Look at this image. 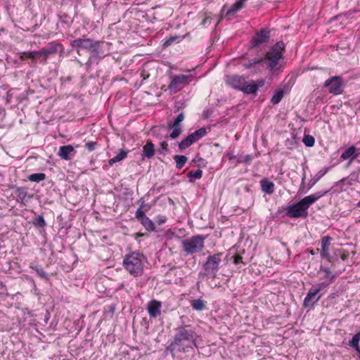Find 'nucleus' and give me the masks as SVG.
<instances>
[{"instance_id":"1","label":"nucleus","mask_w":360,"mask_h":360,"mask_svg":"<svg viewBox=\"0 0 360 360\" xmlns=\"http://www.w3.org/2000/svg\"><path fill=\"white\" fill-rule=\"evenodd\" d=\"M283 49V42L278 41L267 52L265 58H255L250 62L244 63L243 66L246 69H250L257 65L264 67V65L266 64L271 70H276L278 68L279 61L282 58V51Z\"/></svg>"},{"instance_id":"2","label":"nucleus","mask_w":360,"mask_h":360,"mask_svg":"<svg viewBox=\"0 0 360 360\" xmlns=\"http://www.w3.org/2000/svg\"><path fill=\"white\" fill-rule=\"evenodd\" d=\"M227 264L226 257L223 253L219 252L210 255L207 258V261L204 264V269L207 275H211L214 278H221L223 276L227 277L226 281L228 282L231 276V273L229 271H226L221 274H217L219 269L223 268Z\"/></svg>"},{"instance_id":"3","label":"nucleus","mask_w":360,"mask_h":360,"mask_svg":"<svg viewBox=\"0 0 360 360\" xmlns=\"http://www.w3.org/2000/svg\"><path fill=\"white\" fill-rule=\"evenodd\" d=\"M146 257L138 252H132L124 256V269L132 276L136 278L142 276L144 271Z\"/></svg>"},{"instance_id":"4","label":"nucleus","mask_w":360,"mask_h":360,"mask_svg":"<svg viewBox=\"0 0 360 360\" xmlns=\"http://www.w3.org/2000/svg\"><path fill=\"white\" fill-rule=\"evenodd\" d=\"M319 198L320 195L316 196L314 195L304 197L297 203L288 206L286 209V214L290 218L306 217L309 206Z\"/></svg>"},{"instance_id":"5","label":"nucleus","mask_w":360,"mask_h":360,"mask_svg":"<svg viewBox=\"0 0 360 360\" xmlns=\"http://www.w3.org/2000/svg\"><path fill=\"white\" fill-rule=\"evenodd\" d=\"M226 83L234 89L242 91L245 94H255L256 86L254 84H248L245 79L238 75L227 76L226 79Z\"/></svg>"},{"instance_id":"6","label":"nucleus","mask_w":360,"mask_h":360,"mask_svg":"<svg viewBox=\"0 0 360 360\" xmlns=\"http://www.w3.org/2000/svg\"><path fill=\"white\" fill-rule=\"evenodd\" d=\"M204 247V238L201 236L192 237L183 243V248L187 254L200 252Z\"/></svg>"},{"instance_id":"7","label":"nucleus","mask_w":360,"mask_h":360,"mask_svg":"<svg viewBox=\"0 0 360 360\" xmlns=\"http://www.w3.org/2000/svg\"><path fill=\"white\" fill-rule=\"evenodd\" d=\"M328 285V283H321L313 285L304 300V306L306 307L313 306L321 297V295H319V292Z\"/></svg>"},{"instance_id":"8","label":"nucleus","mask_w":360,"mask_h":360,"mask_svg":"<svg viewBox=\"0 0 360 360\" xmlns=\"http://www.w3.org/2000/svg\"><path fill=\"white\" fill-rule=\"evenodd\" d=\"M324 86L328 87L330 94L339 95L343 91V80L338 76L332 77L325 82Z\"/></svg>"},{"instance_id":"9","label":"nucleus","mask_w":360,"mask_h":360,"mask_svg":"<svg viewBox=\"0 0 360 360\" xmlns=\"http://www.w3.org/2000/svg\"><path fill=\"white\" fill-rule=\"evenodd\" d=\"M166 139H175L180 135V114L174 120H168L167 123Z\"/></svg>"},{"instance_id":"10","label":"nucleus","mask_w":360,"mask_h":360,"mask_svg":"<svg viewBox=\"0 0 360 360\" xmlns=\"http://www.w3.org/2000/svg\"><path fill=\"white\" fill-rule=\"evenodd\" d=\"M94 41L89 38L76 39L70 42V46L73 49H75L78 54L81 49L86 50L91 52L93 48Z\"/></svg>"},{"instance_id":"11","label":"nucleus","mask_w":360,"mask_h":360,"mask_svg":"<svg viewBox=\"0 0 360 360\" xmlns=\"http://www.w3.org/2000/svg\"><path fill=\"white\" fill-rule=\"evenodd\" d=\"M181 346L191 349L195 346V335L191 329L181 328Z\"/></svg>"},{"instance_id":"12","label":"nucleus","mask_w":360,"mask_h":360,"mask_svg":"<svg viewBox=\"0 0 360 360\" xmlns=\"http://www.w3.org/2000/svg\"><path fill=\"white\" fill-rule=\"evenodd\" d=\"M206 134L205 128H200L193 133L188 135L186 139L181 141V149L186 148L197 141Z\"/></svg>"},{"instance_id":"13","label":"nucleus","mask_w":360,"mask_h":360,"mask_svg":"<svg viewBox=\"0 0 360 360\" xmlns=\"http://www.w3.org/2000/svg\"><path fill=\"white\" fill-rule=\"evenodd\" d=\"M162 302L157 300H151L147 304V311L150 319H157L161 315Z\"/></svg>"},{"instance_id":"14","label":"nucleus","mask_w":360,"mask_h":360,"mask_svg":"<svg viewBox=\"0 0 360 360\" xmlns=\"http://www.w3.org/2000/svg\"><path fill=\"white\" fill-rule=\"evenodd\" d=\"M77 154V151L75 150L72 145H65L60 146L57 153V155L62 160L68 161L72 160Z\"/></svg>"},{"instance_id":"15","label":"nucleus","mask_w":360,"mask_h":360,"mask_svg":"<svg viewBox=\"0 0 360 360\" xmlns=\"http://www.w3.org/2000/svg\"><path fill=\"white\" fill-rule=\"evenodd\" d=\"M105 44V42L103 41H94L93 44V48H91V56L93 58H96L98 59H103L107 55H108V53H105L103 46Z\"/></svg>"},{"instance_id":"16","label":"nucleus","mask_w":360,"mask_h":360,"mask_svg":"<svg viewBox=\"0 0 360 360\" xmlns=\"http://www.w3.org/2000/svg\"><path fill=\"white\" fill-rule=\"evenodd\" d=\"M58 46L59 45L56 42H51L48 46L44 47L40 51H37V55L46 61L49 56L56 54L58 52Z\"/></svg>"},{"instance_id":"17","label":"nucleus","mask_w":360,"mask_h":360,"mask_svg":"<svg viewBox=\"0 0 360 360\" xmlns=\"http://www.w3.org/2000/svg\"><path fill=\"white\" fill-rule=\"evenodd\" d=\"M269 39V32L266 30H262L259 32L257 33L256 35L252 39V46L255 47L266 43Z\"/></svg>"},{"instance_id":"18","label":"nucleus","mask_w":360,"mask_h":360,"mask_svg":"<svg viewBox=\"0 0 360 360\" xmlns=\"http://www.w3.org/2000/svg\"><path fill=\"white\" fill-rule=\"evenodd\" d=\"M332 238L328 236H324L321 240V255L323 257L329 259L330 258V253H329V248L330 246Z\"/></svg>"},{"instance_id":"19","label":"nucleus","mask_w":360,"mask_h":360,"mask_svg":"<svg viewBox=\"0 0 360 360\" xmlns=\"http://www.w3.org/2000/svg\"><path fill=\"white\" fill-rule=\"evenodd\" d=\"M180 89V76H171V81L168 85L169 94H175Z\"/></svg>"},{"instance_id":"20","label":"nucleus","mask_w":360,"mask_h":360,"mask_svg":"<svg viewBox=\"0 0 360 360\" xmlns=\"http://www.w3.org/2000/svg\"><path fill=\"white\" fill-rule=\"evenodd\" d=\"M147 158H151L155 155L154 145L151 141H148L143 147V154Z\"/></svg>"},{"instance_id":"21","label":"nucleus","mask_w":360,"mask_h":360,"mask_svg":"<svg viewBox=\"0 0 360 360\" xmlns=\"http://www.w3.org/2000/svg\"><path fill=\"white\" fill-rule=\"evenodd\" d=\"M356 148L354 146H351L345 151H344L341 155V159L347 160L348 158L352 157L351 161L353 160L358 156V153H355Z\"/></svg>"},{"instance_id":"22","label":"nucleus","mask_w":360,"mask_h":360,"mask_svg":"<svg viewBox=\"0 0 360 360\" xmlns=\"http://www.w3.org/2000/svg\"><path fill=\"white\" fill-rule=\"evenodd\" d=\"M262 190L263 192L271 194L274 191V183L269 181L266 179H263L261 181Z\"/></svg>"},{"instance_id":"23","label":"nucleus","mask_w":360,"mask_h":360,"mask_svg":"<svg viewBox=\"0 0 360 360\" xmlns=\"http://www.w3.org/2000/svg\"><path fill=\"white\" fill-rule=\"evenodd\" d=\"M30 267L34 270L40 278L47 279V274L44 271L41 266L35 264L34 262H32L30 264Z\"/></svg>"},{"instance_id":"24","label":"nucleus","mask_w":360,"mask_h":360,"mask_svg":"<svg viewBox=\"0 0 360 360\" xmlns=\"http://www.w3.org/2000/svg\"><path fill=\"white\" fill-rule=\"evenodd\" d=\"M205 302L202 299L193 300L191 301V307L198 311H201L205 308Z\"/></svg>"},{"instance_id":"25","label":"nucleus","mask_w":360,"mask_h":360,"mask_svg":"<svg viewBox=\"0 0 360 360\" xmlns=\"http://www.w3.org/2000/svg\"><path fill=\"white\" fill-rule=\"evenodd\" d=\"M46 174L44 173H34L29 175L27 179L32 182L39 183L46 179Z\"/></svg>"},{"instance_id":"26","label":"nucleus","mask_w":360,"mask_h":360,"mask_svg":"<svg viewBox=\"0 0 360 360\" xmlns=\"http://www.w3.org/2000/svg\"><path fill=\"white\" fill-rule=\"evenodd\" d=\"M243 4L242 1H236L235 4H233L231 7L228 10L226 13V15L228 16H233L236 11L240 10L243 7Z\"/></svg>"},{"instance_id":"27","label":"nucleus","mask_w":360,"mask_h":360,"mask_svg":"<svg viewBox=\"0 0 360 360\" xmlns=\"http://www.w3.org/2000/svg\"><path fill=\"white\" fill-rule=\"evenodd\" d=\"M147 231H152L155 230V224L148 217H143L140 221Z\"/></svg>"},{"instance_id":"28","label":"nucleus","mask_w":360,"mask_h":360,"mask_svg":"<svg viewBox=\"0 0 360 360\" xmlns=\"http://www.w3.org/2000/svg\"><path fill=\"white\" fill-rule=\"evenodd\" d=\"M360 341V331L355 334L352 340L349 342V345L354 347L357 352H360V347L359 346V342Z\"/></svg>"},{"instance_id":"29","label":"nucleus","mask_w":360,"mask_h":360,"mask_svg":"<svg viewBox=\"0 0 360 360\" xmlns=\"http://www.w3.org/2000/svg\"><path fill=\"white\" fill-rule=\"evenodd\" d=\"M37 55V51H32V52H21L20 53V59L24 60L25 58H31L34 59Z\"/></svg>"},{"instance_id":"30","label":"nucleus","mask_w":360,"mask_h":360,"mask_svg":"<svg viewBox=\"0 0 360 360\" xmlns=\"http://www.w3.org/2000/svg\"><path fill=\"white\" fill-rule=\"evenodd\" d=\"M179 42V37L177 36L175 37H169L167 39H165L164 43L162 44V46L164 48H167L171 45H172L174 43Z\"/></svg>"},{"instance_id":"31","label":"nucleus","mask_w":360,"mask_h":360,"mask_svg":"<svg viewBox=\"0 0 360 360\" xmlns=\"http://www.w3.org/2000/svg\"><path fill=\"white\" fill-rule=\"evenodd\" d=\"M16 194L21 200H25L27 195V190L25 187H18L16 189Z\"/></svg>"},{"instance_id":"32","label":"nucleus","mask_w":360,"mask_h":360,"mask_svg":"<svg viewBox=\"0 0 360 360\" xmlns=\"http://www.w3.org/2000/svg\"><path fill=\"white\" fill-rule=\"evenodd\" d=\"M303 143L305 144L306 146L311 147L314 145L315 139L311 135H305L303 138Z\"/></svg>"},{"instance_id":"33","label":"nucleus","mask_w":360,"mask_h":360,"mask_svg":"<svg viewBox=\"0 0 360 360\" xmlns=\"http://www.w3.org/2000/svg\"><path fill=\"white\" fill-rule=\"evenodd\" d=\"M283 97V91L282 90H281V91H278L275 93V94L272 96L271 101L274 104H278L281 101V100L282 99Z\"/></svg>"},{"instance_id":"34","label":"nucleus","mask_w":360,"mask_h":360,"mask_svg":"<svg viewBox=\"0 0 360 360\" xmlns=\"http://www.w3.org/2000/svg\"><path fill=\"white\" fill-rule=\"evenodd\" d=\"M34 224L35 226L40 228H44L46 226V223L42 215H39L37 217H36Z\"/></svg>"},{"instance_id":"35","label":"nucleus","mask_w":360,"mask_h":360,"mask_svg":"<svg viewBox=\"0 0 360 360\" xmlns=\"http://www.w3.org/2000/svg\"><path fill=\"white\" fill-rule=\"evenodd\" d=\"M251 160H252L251 156L249 155L240 154L237 157V162L238 163H242V162L249 163L251 161Z\"/></svg>"},{"instance_id":"36","label":"nucleus","mask_w":360,"mask_h":360,"mask_svg":"<svg viewBox=\"0 0 360 360\" xmlns=\"http://www.w3.org/2000/svg\"><path fill=\"white\" fill-rule=\"evenodd\" d=\"M127 154L128 151H126L123 149H120V153L116 156H115L114 158L115 159V161L117 162H120L127 158Z\"/></svg>"},{"instance_id":"37","label":"nucleus","mask_w":360,"mask_h":360,"mask_svg":"<svg viewBox=\"0 0 360 360\" xmlns=\"http://www.w3.org/2000/svg\"><path fill=\"white\" fill-rule=\"evenodd\" d=\"M202 172L201 169H197L195 171H191L188 173V177L191 178V177H194L195 179H200L201 178L202 176Z\"/></svg>"},{"instance_id":"38","label":"nucleus","mask_w":360,"mask_h":360,"mask_svg":"<svg viewBox=\"0 0 360 360\" xmlns=\"http://www.w3.org/2000/svg\"><path fill=\"white\" fill-rule=\"evenodd\" d=\"M97 146V143L94 141H88L85 144V148L88 150V151L91 152L96 149V146Z\"/></svg>"},{"instance_id":"39","label":"nucleus","mask_w":360,"mask_h":360,"mask_svg":"<svg viewBox=\"0 0 360 360\" xmlns=\"http://www.w3.org/2000/svg\"><path fill=\"white\" fill-rule=\"evenodd\" d=\"M135 216H136V218L139 221H141V219H143V217H146V214L144 213V212L142 210L141 208H139L136 212V214H135Z\"/></svg>"},{"instance_id":"40","label":"nucleus","mask_w":360,"mask_h":360,"mask_svg":"<svg viewBox=\"0 0 360 360\" xmlns=\"http://www.w3.org/2000/svg\"><path fill=\"white\" fill-rule=\"evenodd\" d=\"M248 84H254L256 86V91H257L259 86H263L264 84V81L263 79L258 80L257 82L252 81Z\"/></svg>"},{"instance_id":"41","label":"nucleus","mask_w":360,"mask_h":360,"mask_svg":"<svg viewBox=\"0 0 360 360\" xmlns=\"http://www.w3.org/2000/svg\"><path fill=\"white\" fill-rule=\"evenodd\" d=\"M212 18L210 16H205L202 21V25L205 26L206 25H210Z\"/></svg>"},{"instance_id":"42","label":"nucleus","mask_w":360,"mask_h":360,"mask_svg":"<svg viewBox=\"0 0 360 360\" xmlns=\"http://www.w3.org/2000/svg\"><path fill=\"white\" fill-rule=\"evenodd\" d=\"M150 76V74L145 70H142L141 72V77L143 78V80L147 79Z\"/></svg>"},{"instance_id":"43","label":"nucleus","mask_w":360,"mask_h":360,"mask_svg":"<svg viewBox=\"0 0 360 360\" xmlns=\"http://www.w3.org/2000/svg\"><path fill=\"white\" fill-rule=\"evenodd\" d=\"M174 159L176 162V167L180 169V155H175Z\"/></svg>"},{"instance_id":"44","label":"nucleus","mask_w":360,"mask_h":360,"mask_svg":"<svg viewBox=\"0 0 360 360\" xmlns=\"http://www.w3.org/2000/svg\"><path fill=\"white\" fill-rule=\"evenodd\" d=\"M191 77H192L191 75H190L188 76H186V75H181V84H183V83H188V82L187 80L188 79L191 78Z\"/></svg>"},{"instance_id":"45","label":"nucleus","mask_w":360,"mask_h":360,"mask_svg":"<svg viewBox=\"0 0 360 360\" xmlns=\"http://www.w3.org/2000/svg\"><path fill=\"white\" fill-rule=\"evenodd\" d=\"M234 263L236 264H238L240 263H243V257L240 255H236L235 257H234Z\"/></svg>"},{"instance_id":"46","label":"nucleus","mask_w":360,"mask_h":360,"mask_svg":"<svg viewBox=\"0 0 360 360\" xmlns=\"http://www.w3.org/2000/svg\"><path fill=\"white\" fill-rule=\"evenodd\" d=\"M157 223L160 225L166 221V218L162 217H158L156 218Z\"/></svg>"},{"instance_id":"47","label":"nucleus","mask_w":360,"mask_h":360,"mask_svg":"<svg viewBox=\"0 0 360 360\" xmlns=\"http://www.w3.org/2000/svg\"><path fill=\"white\" fill-rule=\"evenodd\" d=\"M226 156L228 157L229 160H237V157L238 156H236L233 153H229L226 154Z\"/></svg>"},{"instance_id":"48","label":"nucleus","mask_w":360,"mask_h":360,"mask_svg":"<svg viewBox=\"0 0 360 360\" xmlns=\"http://www.w3.org/2000/svg\"><path fill=\"white\" fill-rule=\"evenodd\" d=\"M161 146H162V148L165 150H168V148H167V146H168V143L166 141H163L162 143H161Z\"/></svg>"},{"instance_id":"49","label":"nucleus","mask_w":360,"mask_h":360,"mask_svg":"<svg viewBox=\"0 0 360 360\" xmlns=\"http://www.w3.org/2000/svg\"><path fill=\"white\" fill-rule=\"evenodd\" d=\"M116 162H117L115 161V159L114 158H111V159H110V160H108V164H109V165H110V166H111V167H112L115 163H116Z\"/></svg>"},{"instance_id":"50","label":"nucleus","mask_w":360,"mask_h":360,"mask_svg":"<svg viewBox=\"0 0 360 360\" xmlns=\"http://www.w3.org/2000/svg\"><path fill=\"white\" fill-rule=\"evenodd\" d=\"M187 161V158L184 155H181V166Z\"/></svg>"},{"instance_id":"51","label":"nucleus","mask_w":360,"mask_h":360,"mask_svg":"<svg viewBox=\"0 0 360 360\" xmlns=\"http://www.w3.org/2000/svg\"><path fill=\"white\" fill-rule=\"evenodd\" d=\"M323 271L326 273V276H328L330 272L328 269H324Z\"/></svg>"},{"instance_id":"52","label":"nucleus","mask_w":360,"mask_h":360,"mask_svg":"<svg viewBox=\"0 0 360 360\" xmlns=\"http://www.w3.org/2000/svg\"><path fill=\"white\" fill-rule=\"evenodd\" d=\"M174 272V269H171L169 272H168V275L170 276V275H172Z\"/></svg>"},{"instance_id":"53","label":"nucleus","mask_w":360,"mask_h":360,"mask_svg":"<svg viewBox=\"0 0 360 360\" xmlns=\"http://www.w3.org/2000/svg\"><path fill=\"white\" fill-rule=\"evenodd\" d=\"M136 235L137 237L143 236V234L141 233H137Z\"/></svg>"},{"instance_id":"54","label":"nucleus","mask_w":360,"mask_h":360,"mask_svg":"<svg viewBox=\"0 0 360 360\" xmlns=\"http://www.w3.org/2000/svg\"><path fill=\"white\" fill-rule=\"evenodd\" d=\"M175 145L178 146L179 148H180V143L177 141L176 143H175Z\"/></svg>"},{"instance_id":"55","label":"nucleus","mask_w":360,"mask_h":360,"mask_svg":"<svg viewBox=\"0 0 360 360\" xmlns=\"http://www.w3.org/2000/svg\"><path fill=\"white\" fill-rule=\"evenodd\" d=\"M245 1H246V0H238V1H242L243 4H244V2H245Z\"/></svg>"},{"instance_id":"56","label":"nucleus","mask_w":360,"mask_h":360,"mask_svg":"<svg viewBox=\"0 0 360 360\" xmlns=\"http://www.w3.org/2000/svg\"><path fill=\"white\" fill-rule=\"evenodd\" d=\"M358 205V207H360V201L359 202V203H358V205Z\"/></svg>"},{"instance_id":"57","label":"nucleus","mask_w":360,"mask_h":360,"mask_svg":"<svg viewBox=\"0 0 360 360\" xmlns=\"http://www.w3.org/2000/svg\"><path fill=\"white\" fill-rule=\"evenodd\" d=\"M106 45H107V46H110V44L107 43V44H106Z\"/></svg>"},{"instance_id":"58","label":"nucleus","mask_w":360,"mask_h":360,"mask_svg":"<svg viewBox=\"0 0 360 360\" xmlns=\"http://www.w3.org/2000/svg\"><path fill=\"white\" fill-rule=\"evenodd\" d=\"M181 121L183 120V115H181Z\"/></svg>"}]
</instances>
